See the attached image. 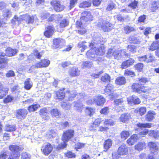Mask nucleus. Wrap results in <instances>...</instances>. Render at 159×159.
<instances>
[{"mask_svg":"<svg viewBox=\"0 0 159 159\" xmlns=\"http://www.w3.org/2000/svg\"><path fill=\"white\" fill-rule=\"evenodd\" d=\"M52 16H53L54 19L55 21H58L62 17V16L59 14L57 15L52 14Z\"/></svg>","mask_w":159,"mask_h":159,"instance_id":"nucleus-63","label":"nucleus"},{"mask_svg":"<svg viewBox=\"0 0 159 159\" xmlns=\"http://www.w3.org/2000/svg\"><path fill=\"white\" fill-rule=\"evenodd\" d=\"M148 146L150 148L151 152H157L158 150V147L156 144L153 142H150L148 144Z\"/></svg>","mask_w":159,"mask_h":159,"instance_id":"nucleus-22","label":"nucleus"},{"mask_svg":"<svg viewBox=\"0 0 159 159\" xmlns=\"http://www.w3.org/2000/svg\"><path fill=\"white\" fill-rule=\"evenodd\" d=\"M132 88L134 91L136 92L139 93L142 92L147 93L151 89V88L147 86H140L139 87L138 84H133L132 86Z\"/></svg>","mask_w":159,"mask_h":159,"instance_id":"nucleus-4","label":"nucleus"},{"mask_svg":"<svg viewBox=\"0 0 159 159\" xmlns=\"http://www.w3.org/2000/svg\"><path fill=\"white\" fill-rule=\"evenodd\" d=\"M149 135L150 136H153L155 138H158L159 133H158L157 132L152 131L149 133Z\"/></svg>","mask_w":159,"mask_h":159,"instance_id":"nucleus-49","label":"nucleus"},{"mask_svg":"<svg viewBox=\"0 0 159 159\" xmlns=\"http://www.w3.org/2000/svg\"><path fill=\"white\" fill-rule=\"evenodd\" d=\"M136 70L139 71H141L143 67V65L141 63L137 64L134 66Z\"/></svg>","mask_w":159,"mask_h":159,"instance_id":"nucleus-57","label":"nucleus"},{"mask_svg":"<svg viewBox=\"0 0 159 159\" xmlns=\"http://www.w3.org/2000/svg\"><path fill=\"white\" fill-rule=\"evenodd\" d=\"M61 107L62 108L66 110H69L71 108V105L70 104H67L65 102L61 103Z\"/></svg>","mask_w":159,"mask_h":159,"instance_id":"nucleus-45","label":"nucleus"},{"mask_svg":"<svg viewBox=\"0 0 159 159\" xmlns=\"http://www.w3.org/2000/svg\"><path fill=\"white\" fill-rule=\"evenodd\" d=\"M131 118V116L129 114L125 113L121 115L119 119L120 121L123 123H126Z\"/></svg>","mask_w":159,"mask_h":159,"instance_id":"nucleus-18","label":"nucleus"},{"mask_svg":"<svg viewBox=\"0 0 159 159\" xmlns=\"http://www.w3.org/2000/svg\"><path fill=\"white\" fill-rule=\"evenodd\" d=\"M138 139L139 138L137 134H133L127 140V142L129 145H133Z\"/></svg>","mask_w":159,"mask_h":159,"instance_id":"nucleus-20","label":"nucleus"},{"mask_svg":"<svg viewBox=\"0 0 159 159\" xmlns=\"http://www.w3.org/2000/svg\"><path fill=\"white\" fill-rule=\"evenodd\" d=\"M68 22L66 20L64 19L60 23V27L61 28H64L68 25Z\"/></svg>","mask_w":159,"mask_h":159,"instance_id":"nucleus-52","label":"nucleus"},{"mask_svg":"<svg viewBox=\"0 0 159 159\" xmlns=\"http://www.w3.org/2000/svg\"><path fill=\"white\" fill-rule=\"evenodd\" d=\"M9 149L11 151L13 152V153H11L12 154L17 153L19 154V157L20 154L19 152L23 150V148L18 145H12L9 146Z\"/></svg>","mask_w":159,"mask_h":159,"instance_id":"nucleus-12","label":"nucleus"},{"mask_svg":"<svg viewBox=\"0 0 159 159\" xmlns=\"http://www.w3.org/2000/svg\"><path fill=\"white\" fill-rule=\"evenodd\" d=\"M19 157V154H12L8 151H3L0 154V159H17Z\"/></svg>","mask_w":159,"mask_h":159,"instance_id":"nucleus-3","label":"nucleus"},{"mask_svg":"<svg viewBox=\"0 0 159 159\" xmlns=\"http://www.w3.org/2000/svg\"><path fill=\"white\" fill-rule=\"evenodd\" d=\"M51 114L52 117L58 118L60 115L59 111L57 109H52L51 111Z\"/></svg>","mask_w":159,"mask_h":159,"instance_id":"nucleus-31","label":"nucleus"},{"mask_svg":"<svg viewBox=\"0 0 159 159\" xmlns=\"http://www.w3.org/2000/svg\"><path fill=\"white\" fill-rule=\"evenodd\" d=\"M147 81L148 79L147 78H141L140 79H139L138 84H138L139 85V87L140 86V85H142Z\"/></svg>","mask_w":159,"mask_h":159,"instance_id":"nucleus-41","label":"nucleus"},{"mask_svg":"<svg viewBox=\"0 0 159 159\" xmlns=\"http://www.w3.org/2000/svg\"><path fill=\"white\" fill-rule=\"evenodd\" d=\"M101 80L103 82H108L110 81V77L107 74H105L101 78Z\"/></svg>","mask_w":159,"mask_h":159,"instance_id":"nucleus-39","label":"nucleus"},{"mask_svg":"<svg viewBox=\"0 0 159 159\" xmlns=\"http://www.w3.org/2000/svg\"><path fill=\"white\" fill-rule=\"evenodd\" d=\"M150 49L152 51L155 50L159 48V41H155L152 44Z\"/></svg>","mask_w":159,"mask_h":159,"instance_id":"nucleus-34","label":"nucleus"},{"mask_svg":"<svg viewBox=\"0 0 159 159\" xmlns=\"http://www.w3.org/2000/svg\"><path fill=\"white\" fill-rule=\"evenodd\" d=\"M130 40H131L133 43L134 44H138L140 43V41L137 39V38L134 37L132 36L130 38Z\"/></svg>","mask_w":159,"mask_h":159,"instance_id":"nucleus-58","label":"nucleus"},{"mask_svg":"<svg viewBox=\"0 0 159 159\" xmlns=\"http://www.w3.org/2000/svg\"><path fill=\"white\" fill-rule=\"evenodd\" d=\"M5 130L8 132H12L15 131L16 129V126L15 125L7 124L4 128Z\"/></svg>","mask_w":159,"mask_h":159,"instance_id":"nucleus-24","label":"nucleus"},{"mask_svg":"<svg viewBox=\"0 0 159 159\" xmlns=\"http://www.w3.org/2000/svg\"><path fill=\"white\" fill-rule=\"evenodd\" d=\"M98 26L101 28L104 31H110L112 28V25L111 23L104 20H100L98 23Z\"/></svg>","mask_w":159,"mask_h":159,"instance_id":"nucleus-5","label":"nucleus"},{"mask_svg":"<svg viewBox=\"0 0 159 159\" xmlns=\"http://www.w3.org/2000/svg\"><path fill=\"white\" fill-rule=\"evenodd\" d=\"M138 2L135 0L133 1L128 6L132 8L133 9H135L137 7Z\"/></svg>","mask_w":159,"mask_h":159,"instance_id":"nucleus-46","label":"nucleus"},{"mask_svg":"<svg viewBox=\"0 0 159 159\" xmlns=\"http://www.w3.org/2000/svg\"><path fill=\"white\" fill-rule=\"evenodd\" d=\"M8 89H6L5 90H1L0 92V98H2L7 93Z\"/></svg>","mask_w":159,"mask_h":159,"instance_id":"nucleus-54","label":"nucleus"},{"mask_svg":"<svg viewBox=\"0 0 159 159\" xmlns=\"http://www.w3.org/2000/svg\"><path fill=\"white\" fill-rule=\"evenodd\" d=\"M25 88L29 90L32 86V83L30 79H27L24 83Z\"/></svg>","mask_w":159,"mask_h":159,"instance_id":"nucleus-30","label":"nucleus"},{"mask_svg":"<svg viewBox=\"0 0 159 159\" xmlns=\"http://www.w3.org/2000/svg\"><path fill=\"white\" fill-rule=\"evenodd\" d=\"M124 101L123 98L116 99L114 100V104L116 105L121 104Z\"/></svg>","mask_w":159,"mask_h":159,"instance_id":"nucleus-48","label":"nucleus"},{"mask_svg":"<svg viewBox=\"0 0 159 159\" xmlns=\"http://www.w3.org/2000/svg\"><path fill=\"white\" fill-rule=\"evenodd\" d=\"M27 114V110L25 109L19 110L17 111L16 116L19 119H24Z\"/></svg>","mask_w":159,"mask_h":159,"instance_id":"nucleus-13","label":"nucleus"},{"mask_svg":"<svg viewBox=\"0 0 159 159\" xmlns=\"http://www.w3.org/2000/svg\"><path fill=\"white\" fill-rule=\"evenodd\" d=\"M7 63V60L4 57H0V68L5 66Z\"/></svg>","mask_w":159,"mask_h":159,"instance_id":"nucleus-35","label":"nucleus"},{"mask_svg":"<svg viewBox=\"0 0 159 159\" xmlns=\"http://www.w3.org/2000/svg\"><path fill=\"white\" fill-rule=\"evenodd\" d=\"M52 150V145L49 143L44 144L42 147L41 150L45 155H48L50 153Z\"/></svg>","mask_w":159,"mask_h":159,"instance_id":"nucleus-7","label":"nucleus"},{"mask_svg":"<svg viewBox=\"0 0 159 159\" xmlns=\"http://www.w3.org/2000/svg\"><path fill=\"white\" fill-rule=\"evenodd\" d=\"M92 64L91 62H88L87 61L84 62L83 63V67H90L92 66Z\"/></svg>","mask_w":159,"mask_h":159,"instance_id":"nucleus-55","label":"nucleus"},{"mask_svg":"<svg viewBox=\"0 0 159 159\" xmlns=\"http://www.w3.org/2000/svg\"><path fill=\"white\" fill-rule=\"evenodd\" d=\"M134 62V60L132 58H130L128 60L124 61L121 65L122 69H126L133 65Z\"/></svg>","mask_w":159,"mask_h":159,"instance_id":"nucleus-17","label":"nucleus"},{"mask_svg":"<svg viewBox=\"0 0 159 159\" xmlns=\"http://www.w3.org/2000/svg\"><path fill=\"white\" fill-rule=\"evenodd\" d=\"M65 43L64 39L61 38H56L53 39L52 47L56 48H59L60 45H62Z\"/></svg>","mask_w":159,"mask_h":159,"instance_id":"nucleus-11","label":"nucleus"},{"mask_svg":"<svg viewBox=\"0 0 159 159\" xmlns=\"http://www.w3.org/2000/svg\"><path fill=\"white\" fill-rule=\"evenodd\" d=\"M136 125L138 127L141 129L146 128H149L152 126V124L151 123H139L137 124Z\"/></svg>","mask_w":159,"mask_h":159,"instance_id":"nucleus-33","label":"nucleus"},{"mask_svg":"<svg viewBox=\"0 0 159 159\" xmlns=\"http://www.w3.org/2000/svg\"><path fill=\"white\" fill-rule=\"evenodd\" d=\"M65 96V93L63 90H61L56 93V95L54 96L55 99H62Z\"/></svg>","mask_w":159,"mask_h":159,"instance_id":"nucleus-25","label":"nucleus"},{"mask_svg":"<svg viewBox=\"0 0 159 159\" xmlns=\"http://www.w3.org/2000/svg\"><path fill=\"white\" fill-rule=\"evenodd\" d=\"M54 32V28L53 25L48 26L44 33V35L47 38L51 37Z\"/></svg>","mask_w":159,"mask_h":159,"instance_id":"nucleus-9","label":"nucleus"},{"mask_svg":"<svg viewBox=\"0 0 159 159\" xmlns=\"http://www.w3.org/2000/svg\"><path fill=\"white\" fill-rule=\"evenodd\" d=\"M92 17L90 13L85 11L82 13L81 16L80 18L81 20H84L86 21L91 20Z\"/></svg>","mask_w":159,"mask_h":159,"instance_id":"nucleus-16","label":"nucleus"},{"mask_svg":"<svg viewBox=\"0 0 159 159\" xmlns=\"http://www.w3.org/2000/svg\"><path fill=\"white\" fill-rule=\"evenodd\" d=\"M39 107L40 105L39 104H34L30 106L28 110L30 111H33L36 110Z\"/></svg>","mask_w":159,"mask_h":159,"instance_id":"nucleus-37","label":"nucleus"},{"mask_svg":"<svg viewBox=\"0 0 159 159\" xmlns=\"http://www.w3.org/2000/svg\"><path fill=\"white\" fill-rule=\"evenodd\" d=\"M65 155L66 157L70 158L75 157V153H73L70 151H69L65 153Z\"/></svg>","mask_w":159,"mask_h":159,"instance_id":"nucleus-62","label":"nucleus"},{"mask_svg":"<svg viewBox=\"0 0 159 159\" xmlns=\"http://www.w3.org/2000/svg\"><path fill=\"white\" fill-rule=\"evenodd\" d=\"M155 114L153 111H149L145 116V119L146 121H151L154 118V116Z\"/></svg>","mask_w":159,"mask_h":159,"instance_id":"nucleus-23","label":"nucleus"},{"mask_svg":"<svg viewBox=\"0 0 159 159\" xmlns=\"http://www.w3.org/2000/svg\"><path fill=\"white\" fill-rule=\"evenodd\" d=\"M69 74L72 76L75 77L80 75V70L76 67H73L69 71Z\"/></svg>","mask_w":159,"mask_h":159,"instance_id":"nucleus-19","label":"nucleus"},{"mask_svg":"<svg viewBox=\"0 0 159 159\" xmlns=\"http://www.w3.org/2000/svg\"><path fill=\"white\" fill-rule=\"evenodd\" d=\"M52 5L53 7L54 10L57 12L63 11L65 8V6L61 4L59 1L53 0L51 2Z\"/></svg>","mask_w":159,"mask_h":159,"instance_id":"nucleus-6","label":"nucleus"},{"mask_svg":"<svg viewBox=\"0 0 159 159\" xmlns=\"http://www.w3.org/2000/svg\"><path fill=\"white\" fill-rule=\"evenodd\" d=\"M91 48L86 53V55L88 57L92 60H94L96 56L97 55H102L105 52V48L103 47H94L93 43H88Z\"/></svg>","mask_w":159,"mask_h":159,"instance_id":"nucleus-1","label":"nucleus"},{"mask_svg":"<svg viewBox=\"0 0 159 159\" xmlns=\"http://www.w3.org/2000/svg\"><path fill=\"white\" fill-rule=\"evenodd\" d=\"M137 111L139 115L141 116H142L146 112V109L145 107H142L139 108Z\"/></svg>","mask_w":159,"mask_h":159,"instance_id":"nucleus-43","label":"nucleus"},{"mask_svg":"<svg viewBox=\"0 0 159 159\" xmlns=\"http://www.w3.org/2000/svg\"><path fill=\"white\" fill-rule=\"evenodd\" d=\"M146 62H151L154 60V57L151 54H149L146 55Z\"/></svg>","mask_w":159,"mask_h":159,"instance_id":"nucleus-50","label":"nucleus"},{"mask_svg":"<svg viewBox=\"0 0 159 159\" xmlns=\"http://www.w3.org/2000/svg\"><path fill=\"white\" fill-rule=\"evenodd\" d=\"M74 134V131L73 130H68L64 133L62 137L63 143L59 144L57 147L58 149H63L66 146V142L69 140L71 138L73 137Z\"/></svg>","mask_w":159,"mask_h":159,"instance_id":"nucleus-2","label":"nucleus"},{"mask_svg":"<svg viewBox=\"0 0 159 159\" xmlns=\"http://www.w3.org/2000/svg\"><path fill=\"white\" fill-rule=\"evenodd\" d=\"M11 91L14 93H18L20 91V89L18 85H15L11 89Z\"/></svg>","mask_w":159,"mask_h":159,"instance_id":"nucleus-44","label":"nucleus"},{"mask_svg":"<svg viewBox=\"0 0 159 159\" xmlns=\"http://www.w3.org/2000/svg\"><path fill=\"white\" fill-rule=\"evenodd\" d=\"M6 55L9 57L14 55L17 52L16 50H14L10 47L7 48L5 50Z\"/></svg>","mask_w":159,"mask_h":159,"instance_id":"nucleus-26","label":"nucleus"},{"mask_svg":"<svg viewBox=\"0 0 159 159\" xmlns=\"http://www.w3.org/2000/svg\"><path fill=\"white\" fill-rule=\"evenodd\" d=\"M50 63V61L47 59L41 60L40 62L37 63L35 65L33 66L32 68L36 67L40 68L41 67H47Z\"/></svg>","mask_w":159,"mask_h":159,"instance_id":"nucleus-8","label":"nucleus"},{"mask_svg":"<svg viewBox=\"0 0 159 159\" xmlns=\"http://www.w3.org/2000/svg\"><path fill=\"white\" fill-rule=\"evenodd\" d=\"M146 147V144L144 142H141L138 143L134 146L135 150L138 151H141L145 149Z\"/></svg>","mask_w":159,"mask_h":159,"instance_id":"nucleus-21","label":"nucleus"},{"mask_svg":"<svg viewBox=\"0 0 159 159\" xmlns=\"http://www.w3.org/2000/svg\"><path fill=\"white\" fill-rule=\"evenodd\" d=\"M86 43H87L86 42H80L78 44V47L80 48H82L80 50L82 52H84L85 49L87 48V45L85 44Z\"/></svg>","mask_w":159,"mask_h":159,"instance_id":"nucleus-36","label":"nucleus"},{"mask_svg":"<svg viewBox=\"0 0 159 159\" xmlns=\"http://www.w3.org/2000/svg\"><path fill=\"white\" fill-rule=\"evenodd\" d=\"M93 100L98 105H103L105 102V99L104 97L101 95H98L93 98Z\"/></svg>","mask_w":159,"mask_h":159,"instance_id":"nucleus-15","label":"nucleus"},{"mask_svg":"<svg viewBox=\"0 0 159 159\" xmlns=\"http://www.w3.org/2000/svg\"><path fill=\"white\" fill-rule=\"evenodd\" d=\"M129 135V134L128 131H123L121 133V138L125 140Z\"/></svg>","mask_w":159,"mask_h":159,"instance_id":"nucleus-40","label":"nucleus"},{"mask_svg":"<svg viewBox=\"0 0 159 159\" xmlns=\"http://www.w3.org/2000/svg\"><path fill=\"white\" fill-rule=\"evenodd\" d=\"M77 0H70V5L69 8L70 10L75 7V3H77Z\"/></svg>","mask_w":159,"mask_h":159,"instance_id":"nucleus-53","label":"nucleus"},{"mask_svg":"<svg viewBox=\"0 0 159 159\" xmlns=\"http://www.w3.org/2000/svg\"><path fill=\"white\" fill-rule=\"evenodd\" d=\"M14 72L11 70L8 71L6 74V76L7 77L14 76Z\"/></svg>","mask_w":159,"mask_h":159,"instance_id":"nucleus-64","label":"nucleus"},{"mask_svg":"<svg viewBox=\"0 0 159 159\" xmlns=\"http://www.w3.org/2000/svg\"><path fill=\"white\" fill-rule=\"evenodd\" d=\"M93 110L90 108H87L86 110V114L89 116L93 115Z\"/></svg>","mask_w":159,"mask_h":159,"instance_id":"nucleus-61","label":"nucleus"},{"mask_svg":"<svg viewBox=\"0 0 159 159\" xmlns=\"http://www.w3.org/2000/svg\"><path fill=\"white\" fill-rule=\"evenodd\" d=\"M91 2L85 1L81 3L80 5V8H85L89 7L91 6Z\"/></svg>","mask_w":159,"mask_h":159,"instance_id":"nucleus-38","label":"nucleus"},{"mask_svg":"<svg viewBox=\"0 0 159 159\" xmlns=\"http://www.w3.org/2000/svg\"><path fill=\"white\" fill-rule=\"evenodd\" d=\"M152 5V6L151 7L150 9L152 11H154L158 8L157 3L154 2H153Z\"/></svg>","mask_w":159,"mask_h":159,"instance_id":"nucleus-59","label":"nucleus"},{"mask_svg":"<svg viewBox=\"0 0 159 159\" xmlns=\"http://www.w3.org/2000/svg\"><path fill=\"white\" fill-rule=\"evenodd\" d=\"M128 49L133 53H134L136 51V47L134 45H129L128 46Z\"/></svg>","mask_w":159,"mask_h":159,"instance_id":"nucleus-47","label":"nucleus"},{"mask_svg":"<svg viewBox=\"0 0 159 159\" xmlns=\"http://www.w3.org/2000/svg\"><path fill=\"white\" fill-rule=\"evenodd\" d=\"M36 16H30L28 15H24L23 16V19L26 20L27 22H28V23H32L33 22L34 19L35 18V17Z\"/></svg>","mask_w":159,"mask_h":159,"instance_id":"nucleus-27","label":"nucleus"},{"mask_svg":"<svg viewBox=\"0 0 159 159\" xmlns=\"http://www.w3.org/2000/svg\"><path fill=\"white\" fill-rule=\"evenodd\" d=\"M128 152L127 146L124 144H122L118 148V152L120 155H126Z\"/></svg>","mask_w":159,"mask_h":159,"instance_id":"nucleus-14","label":"nucleus"},{"mask_svg":"<svg viewBox=\"0 0 159 159\" xmlns=\"http://www.w3.org/2000/svg\"><path fill=\"white\" fill-rule=\"evenodd\" d=\"M112 145V141L111 139H107L104 143V151H106Z\"/></svg>","mask_w":159,"mask_h":159,"instance_id":"nucleus-28","label":"nucleus"},{"mask_svg":"<svg viewBox=\"0 0 159 159\" xmlns=\"http://www.w3.org/2000/svg\"><path fill=\"white\" fill-rule=\"evenodd\" d=\"M115 83L118 85H123L125 83V79L124 77H118L116 79Z\"/></svg>","mask_w":159,"mask_h":159,"instance_id":"nucleus-29","label":"nucleus"},{"mask_svg":"<svg viewBox=\"0 0 159 159\" xmlns=\"http://www.w3.org/2000/svg\"><path fill=\"white\" fill-rule=\"evenodd\" d=\"M56 132L54 130L51 129L49 131L48 134L49 137H51L52 138L55 137L57 135Z\"/></svg>","mask_w":159,"mask_h":159,"instance_id":"nucleus-56","label":"nucleus"},{"mask_svg":"<svg viewBox=\"0 0 159 159\" xmlns=\"http://www.w3.org/2000/svg\"><path fill=\"white\" fill-rule=\"evenodd\" d=\"M4 16L5 18H6V19L9 18L11 16V13L9 10L8 9L5 10L4 12Z\"/></svg>","mask_w":159,"mask_h":159,"instance_id":"nucleus-42","label":"nucleus"},{"mask_svg":"<svg viewBox=\"0 0 159 159\" xmlns=\"http://www.w3.org/2000/svg\"><path fill=\"white\" fill-rule=\"evenodd\" d=\"M76 27L78 28L77 32L79 34L82 35L86 32L87 30L82 25V23L81 21H77Z\"/></svg>","mask_w":159,"mask_h":159,"instance_id":"nucleus-10","label":"nucleus"},{"mask_svg":"<svg viewBox=\"0 0 159 159\" xmlns=\"http://www.w3.org/2000/svg\"><path fill=\"white\" fill-rule=\"evenodd\" d=\"M21 159H30V155L26 152H23L21 154Z\"/></svg>","mask_w":159,"mask_h":159,"instance_id":"nucleus-51","label":"nucleus"},{"mask_svg":"<svg viewBox=\"0 0 159 159\" xmlns=\"http://www.w3.org/2000/svg\"><path fill=\"white\" fill-rule=\"evenodd\" d=\"M85 145L84 143H77L75 144V148L77 151V149L81 148L84 147Z\"/></svg>","mask_w":159,"mask_h":159,"instance_id":"nucleus-60","label":"nucleus"},{"mask_svg":"<svg viewBox=\"0 0 159 159\" xmlns=\"http://www.w3.org/2000/svg\"><path fill=\"white\" fill-rule=\"evenodd\" d=\"M124 30L126 34H129L131 32L136 31V30L133 27L127 25L124 27Z\"/></svg>","mask_w":159,"mask_h":159,"instance_id":"nucleus-32","label":"nucleus"}]
</instances>
